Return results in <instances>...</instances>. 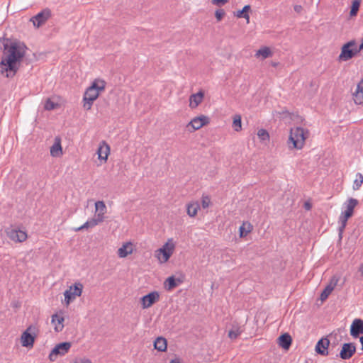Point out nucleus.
Segmentation results:
<instances>
[{
    "label": "nucleus",
    "instance_id": "a211bd4d",
    "mask_svg": "<svg viewBox=\"0 0 363 363\" xmlns=\"http://www.w3.org/2000/svg\"><path fill=\"white\" fill-rule=\"evenodd\" d=\"M110 153V147L104 141L100 143L97 150L98 158L106 162Z\"/></svg>",
    "mask_w": 363,
    "mask_h": 363
},
{
    "label": "nucleus",
    "instance_id": "20e7f679",
    "mask_svg": "<svg viewBox=\"0 0 363 363\" xmlns=\"http://www.w3.org/2000/svg\"><path fill=\"white\" fill-rule=\"evenodd\" d=\"M308 135V131L301 127H296L291 129L288 140L289 149L301 150Z\"/></svg>",
    "mask_w": 363,
    "mask_h": 363
},
{
    "label": "nucleus",
    "instance_id": "a19ab883",
    "mask_svg": "<svg viewBox=\"0 0 363 363\" xmlns=\"http://www.w3.org/2000/svg\"><path fill=\"white\" fill-rule=\"evenodd\" d=\"M301 6H299V5H296L294 6V10L296 11V12H300L301 10Z\"/></svg>",
    "mask_w": 363,
    "mask_h": 363
},
{
    "label": "nucleus",
    "instance_id": "a18cd8bd",
    "mask_svg": "<svg viewBox=\"0 0 363 363\" xmlns=\"http://www.w3.org/2000/svg\"><path fill=\"white\" fill-rule=\"evenodd\" d=\"M170 363H181L179 359H172Z\"/></svg>",
    "mask_w": 363,
    "mask_h": 363
},
{
    "label": "nucleus",
    "instance_id": "7ed1b4c3",
    "mask_svg": "<svg viewBox=\"0 0 363 363\" xmlns=\"http://www.w3.org/2000/svg\"><path fill=\"white\" fill-rule=\"evenodd\" d=\"M95 213L94 216L86 221L82 225L77 228L75 230L80 231L84 229L94 228L105 220V214L107 212V207L103 201H97L94 203Z\"/></svg>",
    "mask_w": 363,
    "mask_h": 363
},
{
    "label": "nucleus",
    "instance_id": "5701e85b",
    "mask_svg": "<svg viewBox=\"0 0 363 363\" xmlns=\"http://www.w3.org/2000/svg\"><path fill=\"white\" fill-rule=\"evenodd\" d=\"M291 341V337L288 333L281 335L278 339L279 346L285 350H288L289 348Z\"/></svg>",
    "mask_w": 363,
    "mask_h": 363
},
{
    "label": "nucleus",
    "instance_id": "ddd939ff",
    "mask_svg": "<svg viewBox=\"0 0 363 363\" xmlns=\"http://www.w3.org/2000/svg\"><path fill=\"white\" fill-rule=\"evenodd\" d=\"M208 123V118L205 116H200L194 118L187 125V128L190 131H195L200 129Z\"/></svg>",
    "mask_w": 363,
    "mask_h": 363
},
{
    "label": "nucleus",
    "instance_id": "473e14b6",
    "mask_svg": "<svg viewBox=\"0 0 363 363\" xmlns=\"http://www.w3.org/2000/svg\"><path fill=\"white\" fill-rule=\"evenodd\" d=\"M241 116L240 115H235L233 118V126L235 131H240L242 128Z\"/></svg>",
    "mask_w": 363,
    "mask_h": 363
},
{
    "label": "nucleus",
    "instance_id": "37998d69",
    "mask_svg": "<svg viewBox=\"0 0 363 363\" xmlns=\"http://www.w3.org/2000/svg\"><path fill=\"white\" fill-rule=\"evenodd\" d=\"M357 49H358L359 52L360 50H363V42H362L360 45H358V44H357Z\"/></svg>",
    "mask_w": 363,
    "mask_h": 363
},
{
    "label": "nucleus",
    "instance_id": "bb28decb",
    "mask_svg": "<svg viewBox=\"0 0 363 363\" xmlns=\"http://www.w3.org/2000/svg\"><path fill=\"white\" fill-rule=\"evenodd\" d=\"M167 340L165 338L158 337L154 342L155 349L160 352H164L167 350Z\"/></svg>",
    "mask_w": 363,
    "mask_h": 363
},
{
    "label": "nucleus",
    "instance_id": "f8f14e48",
    "mask_svg": "<svg viewBox=\"0 0 363 363\" xmlns=\"http://www.w3.org/2000/svg\"><path fill=\"white\" fill-rule=\"evenodd\" d=\"M160 300L159 292L154 291L147 295L143 296L140 298V303L143 309L151 307L154 303Z\"/></svg>",
    "mask_w": 363,
    "mask_h": 363
},
{
    "label": "nucleus",
    "instance_id": "393cba45",
    "mask_svg": "<svg viewBox=\"0 0 363 363\" xmlns=\"http://www.w3.org/2000/svg\"><path fill=\"white\" fill-rule=\"evenodd\" d=\"M64 318L62 315L55 314L52 316V323L55 325V330L57 332L62 331L63 325Z\"/></svg>",
    "mask_w": 363,
    "mask_h": 363
},
{
    "label": "nucleus",
    "instance_id": "39448f33",
    "mask_svg": "<svg viewBox=\"0 0 363 363\" xmlns=\"http://www.w3.org/2000/svg\"><path fill=\"white\" fill-rule=\"evenodd\" d=\"M358 201L355 199L350 198L345 203H344V208H345V210H343L339 217V236L341 238L342 234L346 227L347 220L352 216L354 208L357 205Z\"/></svg>",
    "mask_w": 363,
    "mask_h": 363
},
{
    "label": "nucleus",
    "instance_id": "9b49d317",
    "mask_svg": "<svg viewBox=\"0 0 363 363\" xmlns=\"http://www.w3.org/2000/svg\"><path fill=\"white\" fill-rule=\"evenodd\" d=\"M51 16L50 9L46 8L30 18L34 27L39 28L43 25Z\"/></svg>",
    "mask_w": 363,
    "mask_h": 363
},
{
    "label": "nucleus",
    "instance_id": "4468645a",
    "mask_svg": "<svg viewBox=\"0 0 363 363\" xmlns=\"http://www.w3.org/2000/svg\"><path fill=\"white\" fill-rule=\"evenodd\" d=\"M7 236L14 242H23L27 238V234L25 231L17 228H8L6 230Z\"/></svg>",
    "mask_w": 363,
    "mask_h": 363
},
{
    "label": "nucleus",
    "instance_id": "2eb2a0df",
    "mask_svg": "<svg viewBox=\"0 0 363 363\" xmlns=\"http://www.w3.org/2000/svg\"><path fill=\"white\" fill-rule=\"evenodd\" d=\"M356 352V347L354 343H344L340 352L339 357L342 359H350Z\"/></svg>",
    "mask_w": 363,
    "mask_h": 363
},
{
    "label": "nucleus",
    "instance_id": "423d86ee",
    "mask_svg": "<svg viewBox=\"0 0 363 363\" xmlns=\"http://www.w3.org/2000/svg\"><path fill=\"white\" fill-rule=\"evenodd\" d=\"M174 249L175 243L173 239H168L167 242L155 251V257L160 263H166L174 253Z\"/></svg>",
    "mask_w": 363,
    "mask_h": 363
},
{
    "label": "nucleus",
    "instance_id": "f03ea898",
    "mask_svg": "<svg viewBox=\"0 0 363 363\" xmlns=\"http://www.w3.org/2000/svg\"><path fill=\"white\" fill-rule=\"evenodd\" d=\"M106 82L101 79H96L88 87L84 94V108L86 110L91 109L93 102L99 97L100 93L105 89Z\"/></svg>",
    "mask_w": 363,
    "mask_h": 363
},
{
    "label": "nucleus",
    "instance_id": "c85d7f7f",
    "mask_svg": "<svg viewBox=\"0 0 363 363\" xmlns=\"http://www.w3.org/2000/svg\"><path fill=\"white\" fill-rule=\"evenodd\" d=\"M200 208L199 202H192L187 205V214L190 217H194L196 215L198 210Z\"/></svg>",
    "mask_w": 363,
    "mask_h": 363
},
{
    "label": "nucleus",
    "instance_id": "58836bf2",
    "mask_svg": "<svg viewBox=\"0 0 363 363\" xmlns=\"http://www.w3.org/2000/svg\"><path fill=\"white\" fill-rule=\"evenodd\" d=\"M225 15V12L223 10H216V12H215V16L216 18H217V20L219 21H220L223 17Z\"/></svg>",
    "mask_w": 363,
    "mask_h": 363
},
{
    "label": "nucleus",
    "instance_id": "0eeeda50",
    "mask_svg": "<svg viewBox=\"0 0 363 363\" xmlns=\"http://www.w3.org/2000/svg\"><path fill=\"white\" fill-rule=\"evenodd\" d=\"M357 53H359L357 43L354 40H352L342 45L341 52L338 56V60L340 62L348 61Z\"/></svg>",
    "mask_w": 363,
    "mask_h": 363
},
{
    "label": "nucleus",
    "instance_id": "49530a36",
    "mask_svg": "<svg viewBox=\"0 0 363 363\" xmlns=\"http://www.w3.org/2000/svg\"><path fill=\"white\" fill-rule=\"evenodd\" d=\"M360 343L362 345V350H363V336L359 338Z\"/></svg>",
    "mask_w": 363,
    "mask_h": 363
},
{
    "label": "nucleus",
    "instance_id": "e433bc0d",
    "mask_svg": "<svg viewBox=\"0 0 363 363\" xmlns=\"http://www.w3.org/2000/svg\"><path fill=\"white\" fill-rule=\"evenodd\" d=\"M57 103L53 102L50 99H48L45 102L44 108L45 110L50 111L57 108Z\"/></svg>",
    "mask_w": 363,
    "mask_h": 363
},
{
    "label": "nucleus",
    "instance_id": "6e6552de",
    "mask_svg": "<svg viewBox=\"0 0 363 363\" xmlns=\"http://www.w3.org/2000/svg\"><path fill=\"white\" fill-rule=\"evenodd\" d=\"M38 329L35 325H30L21 335V342L23 347H33Z\"/></svg>",
    "mask_w": 363,
    "mask_h": 363
},
{
    "label": "nucleus",
    "instance_id": "6ab92c4d",
    "mask_svg": "<svg viewBox=\"0 0 363 363\" xmlns=\"http://www.w3.org/2000/svg\"><path fill=\"white\" fill-rule=\"evenodd\" d=\"M338 282V279L335 277H333L330 280V284L324 289L323 292L320 294V299L322 301L325 300L328 296L331 294V292L333 291L334 288L337 285Z\"/></svg>",
    "mask_w": 363,
    "mask_h": 363
},
{
    "label": "nucleus",
    "instance_id": "79ce46f5",
    "mask_svg": "<svg viewBox=\"0 0 363 363\" xmlns=\"http://www.w3.org/2000/svg\"><path fill=\"white\" fill-rule=\"evenodd\" d=\"M76 363H91V362L89 359H82V360H80L79 362H76Z\"/></svg>",
    "mask_w": 363,
    "mask_h": 363
},
{
    "label": "nucleus",
    "instance_id": "f3484780",
    "mask_svg": "<svg viewBox=\"0 0 363 363\" xmlns=\"http://www.w3.org/2000/svg\"><path fill=\"white\" fill-rule=\"evenodd\" d=\"M360 334H363V320L356 318L350 326V335L354 337H357Z\"/></svg>",
    "mask_w": 363,
    "mask_h": 363
},
{
    "label": "nucleus",
    "instance_id": "f257e3e1",
    "mask_svg": "<svg viewBox=\"0 0 363 363\" xmlns=\"http://www.w3.org/2000/svg\"><path fill=\"white\" fill-rule=\"evenodd\" d=\"M4 53L0 62V72L10 78L13 77L19 69L27 48L21 42H11L4 44Z\"/></svg>",
    "mask_w": 363,
    "mask_h": 363
},
{
    "label": "nucleus",
    "instance_id": "dca6fc26",
    "mask_svg": "<svg viewBox=\"0 0 363 363\" xmlns=\"http://www.w3.org/2000/svg\"><path fill=\"white\" fill-rule=\"evenodd\" d=\"M330 341L328 338H321L318 341L315 345V352L323 356H327L329 354L328 347Z\"/></svg>",
    "mask_w": 363,
    "mask_h": 363
},
{
    "label": "nucleus",
    "instance_id": "412c9836",
    "mask_svg": "<svg viewBox=\"0 0 363 363\" xmlns=\"http://www.w3.org/2000/svg\"><path fill=\"white\" fill-rule=\"evenodd\" d=\"M353 98L355 104H363V79L357 84V89L353 94Z\"/></svg>",
    "mask_w": 363,
    "mask_h": 363
},
{
    "label": "nucleus",
    "instance_id": "c9c22d12",
    "mask_svg": "<svg viewBox=\"0 0 363 363\" xmlns=\"http://www.w3.org/2000/svg\"><path fill=\"white\" fill-rule=\"evenodd\" d=\"M359 6H360V1L359 0H354L352 1V7H351V11H350V16H356L357 12H358V10H359Z\"/></svg>",
    "mask_w": 363,
    "mask_h": 363
},
{
    "label": "nucleus",
    "instance_id": "ea45409f",
    "mask_svg": "<svg viewBox=\"0 0 363 363\" xmlns=\"http://www.w3.org/2000/svg\"><path fill=\"white\" fill-rule=\"evenodd\" d=\"M228 2V0H212V4L216 6H223Z\"/></svg>",
    "mask_w": 363,
    "mask_h": 363
},
{
    "label": "nucleus",
    "instance_id": "aec40b11",
    "mask_svg": "<svg viewBox=\"0 0 363 363\" xmlns=\"http://www.w3.org/2000/svg\"><path fill=\"white\" fill-rule=\"evenodd\" d=\"M204 93L202 91L191 94L189 98V106L191 108H196L203 101Z\"/></svg>",
    "mask_w": 363,
    "mask_h": 363
},
{
    "label": "nucleus",
    "instance_id": "cd10ccee",
    "mask_svg": "<svg viewBox=\"0 0 363 363\" xmlns=\"http://www.w3.org/2000/svg\"><path fill=\"white\" fill-rule=\"evenodd\" d=\"M62 154V147L60 140H56L50 147V155L52 157H59Z\"/></svg>",
    "mask_w": 363,
    "mask_h": 363
},
{
    "label": "nucleus",
    "instance_id": "c03bdc74",
    "mask_svg": "<svg viewBox=\"0 0 363 363\" xmlns=\"http://www.w3.org/2000/svg\"><path fill=\"white\" fill-rule=\"evenodd\" d=\"M359 272L361 273V276H362V277H363V264H362V265L359 267Z\"/></svg>",
    "mask_w": 363,
    "mask_h": 363
},
{
    "label": "nucleus",
    "instance_id": "4be33fe9",
    "mask_svg": "<svg viewBox=\"0 0 363 363\" xmlns=\"http://www.w3.org/2000/svg\"><path fill=\"white\" fill-rule=\"evenodd\" d=\"M133 245L131 242H126L123 244L118 250V255L124 258L127 257L128 255H130L133 252Z\"/></svg>",
    "mask_w": 363,
    "mask_h": 363
},
{
    "label": "nucleus",
    "instance_id": "a878e982",
    "mask_svg": "<svg viewBox=\"0 0 363 363\" xmlns=\"http://www.w3.org/2000/svg\"><path fill=\"white\" fill-rule=\"evenodd\" d=\"M272 55V52L269 48L268 47H262L260 49H259L256 53L255 57L257 58H261L262 60H264L266 58H268Z\"/></svg>",
    "mask_w": 363,
    "mask_h": 363
},
{
    "label": "nucleus",
    "instance_id": "7c9ffc66",
    "mask_svg": "<svg viewBox=\"0 0 363 363\" xmlns=\"http://www.w3.org/2000/svg\"><path fill=\"white\" fill-rule=\"evenodd\" d=\"M363 184V175L361 173H357L355 179L353 182V189L358 190Z\"/></svg>",
    "mask_w": 363,
    "mask_h": 363
},
{
    "label": "nucleus",
    "instance_id": "1a4fd4ad",
    "mask_svg": "<svg viewBox=\"0 0 363 363\" xmlns=\"http://www.w3.org/2000/svg\"><path fill=\"white\" fill-rule=\"evenodd\" d=\"M83 290V285L78 282L72 285L64 293L65 302L66 305H69L71 301L74 300L77 297L80 296Z\"/></svg>",
    "mask_w": 363,
    "mask_h": 363
},
{
    "label": "nucleus",
    "instance_id": "c756f323",
    "mask_svg": "<svg viewBox=\"0 0 363 363\" xmlns=\"http://www.w3.org/2000/svg\"><path fill=\"white\" fill-rule=\"evenodd\" d=\"M250 9V5H246L243 7L242 10H239L235 13V16L238 18H244L249 22L250 16L247 13L248 11Z\"/></svg>",
    "mask_w": 363,
    "mask_h": 363
},
{
    "label": "nucleus",
    "instance_id": "9d476101",
    "mask_svg": "<svg viewBox=\"0 0 363 363\" xmlns=\"http://www.w3.org/2000/svg\"><path fill=\"white\" fill-rule=\"evenodd\" d=\"M72 344L69 342H61L55 345L49 354L51 361L56 360L57 356L65 355L71 348Z\"/></svg>",
    "mask_w": 363,
    "mask_h": 363
},
{
    "label": "nucleus",
    "instance_id": "2f4dec72",
    "mask_svg": "<svg viewBox=\"0 0 363 363\" xmlns=\"http://www.w3.org/2000/svg\"><path fill=\"white\" fill-rule=\"evenodd\" d=\"M252 226L250 223H244L240 227V236L243 237L247 235L248 233L251 231Z\"/></svg>",
    "mask_w": 363,
    "mask_h": 363
},
{
    "label": "nucleus",
    "instance_id": "4c0bfd02",
    "mask_svg": "<svg viewBox=\"0 0 363 363\" xmlns=\"http://www.w3.org/2000/svg\"><path fill=\"white\" fill-rule=\"evenodd\" d=\"M202 207L203 208H206L210 206L211 199L208 196H203L202 198Z\"/></svg>",
    "mask_w": 363,
    "mask_h": 363
},
{
    "label": "nucleus",
    "instance_id": "de8ad7c7",
    "mask_svg": "<svg viewBox=\"0 0 363 363\" xmlns=\"http://www.w3.org/2000/svg\"><path fill=\"white\" fill-rule=\"evenodd\" d=\"M305 207H306V209H310V208H311L310 204L308 203H305Z\"/></svg>",
    "mask_w": 363,
    "mask_h": 363
},
{
    "label": "nucleus",
    "instance_id": "b1692460",
    "mask_svg": "<svg viewBox=\"0 0 363 363\" xmlns=\"http://www.w3.org/2000/svg\"><path fill=\"white\" fill-rule=\"evenodd\" d=\"M182 281L179 279H175L172 276L168 277L164 281V288L167 291H171L181 284Z\"/></svg>",
    "mask_w": 363,
    "mask_h": 363
},
{
    "label": "nucleus",
    "instance_id": "72a5a7b5",
    "mask_svg": "<svg viewBox=\"0 0 363 363\" xmlns=\"http://www.w3.org/2000/svg\"><path fill=\"white\" fill-rule=\"evenodd\" d=\"M257 136L259 140L262 142L269 141V133L264 129H259L257 132Z\"/></svg>",
    "mask_w": 363,
    "mask_h": 363
},
{
    "label": "nucleus",
    "instance_id": "f704fd0d",
    "mask_svg": "<svg viewBox=\"0 0 363 363\" xmlns=\"http://www.w3.org/2000/svg\"><path fill=\"white\" fill-rule=\"evenodd\" d=\"M241 333L240 327L233 326V328L228 333V337L230 339H236Z\"/></svg>",
    "mask_w": 363,
    "mask_h": 363
}]
</instances>
